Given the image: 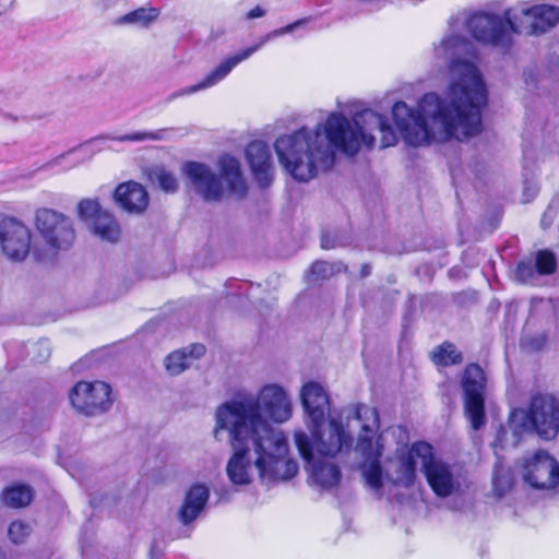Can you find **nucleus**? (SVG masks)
<instances>
[{
	"instance_id": "obj_1",
	"label": "nucleus",
	"mask_w": 559,
	"mask_h": 559,
	"mask_svg": "<svg viewBox=\"0 0 559 559\" xmlns=\"http://www.w3.org/2000/svg\"><path fill=\"white\" fill-rule=\"evenodd\" d=\"M449 68L454 80L445 96L436 93L423 96L424 106L433 107L426 111L437 126L438 135L420 110L402 100L393 105L394 124L408 145L417 147L450 140L464 141L481 132V112L488 103V92L480 71L475 63L461 58L453 59Z\"/></svg>"
},
{
	"instance_id": "obj_2",
	"label": "nucleus",
	"mask_w": 559,
	"mask_h": 559,
	"mask_svg": "<svg viewBox=\"0 0 559 559\" xmlns=\"http://www.w3.org/2000/svg\"><path fill=\"white\" fill-rule=\"evenodd\" d=\"M372 123L380 132L381 147L394 146L397 135L388 118L373 110H365L354 118V127L341 112H331L323 126L309 131L302 127L290 134L276 139L274 148L280 164L297 181L307 182L318 173V163L333 157L330 151L338 150L346 154H356L360 142L368 148L376 144V138L360 123Z\"/></svg>"
},
{
	"instance_id": "obj_3",
	"label": "nucleus",
	"mask_w": 559,
	"mask_h": 559,
	"mask_svg": "<svg viewBox=\"0 0 559 559\" xmlns=\"http://www.w3.org/2000/svg\"><path fill=\"white\" fill-rule=\"evenodd\" d=\"M290 416L292 404L284 389L277 384H267L255 397L233 400L221 405L216 411L215 431L230 424L252 435L257 453L254 465L260 478L269 483L288 480L298 473V465L287 456V438L275 432L266 419L284 423Z\"/></svg>"
},
{
	"instance_id": "obj_4",
	"label": "nucleus",
	"mask_w": 559,
	"mask_h": 559,
	"mask_svg": "<svg viewBox=\"0 0 559 559\" xmlns=\"http://www.w3.org/2000/svg\"><path fill=\"white\" fill-rule=\"evenodd\" d=\"M513 445H520L527 436L551 441L559 435V399L551 393L531 394L524 407L511 411L508 418Z\"/></svg>"
},
{
	"instance_id": "obj_5",
	"label": "nucleus",
	"mask_w": 559,
	"mask_h": 559,
	"mask_svg": "<svg viewBox=\"0 0 559 559\" xmlns=\"http://www.w3.org/2000/svg\"><path fill=\"white\" fill-rule=\"evenodd\" d=\"M34 228L41 240L34 246L33 259L36 262H55L70 251L76 241L73 219L53 209L38 207L34 215Z\"/></svg>"
},
{
	"instance_id": "obj_6",
	"label": "nucleus",
	"mask_w": 559,
	"mask_h": 559,
	"mask_svg": "<svg viewBox=\"0 0 559 559\" xmlns=\"http://www.w3.org/2000/svg\"><path fill=\"white\" fill-rule=\"evenodd\" d=\"M318 459L310 463V476L313 481L324 489L337 487L342 479L340 467L333 460L344 448L349 449L353 439L337 419L329 420V436L314 439Z\"/></svg>"
},
{
	"instance_id": "obj_7",
	"label": "nucleus",
	"mask_w": 559,
	"mask_h": 559,
	"mask_svg": "<svg viewBox=\"0 0 559 559\" xmlns=\"http://www.w3.org/2000/svg\"><path fill=\"white\" fill-rule=\"evenodd\" d=\"M461 386L463 390L464 414L468 418L473 430L477 431L486 424L485 393L487 377L485 370L477 362L465 366Z\"/></svg>"
},
{
	"instance_id": "obj_8",
	"label": "nucleus",
	"mask_w": 559,
	"mask_h": 559,
	"mask_svg": "<svg viewBox=\"0 0 559 559\" xmlns=\"http://www.w3.org/2000/svg\"><path fill=\"white\" fill-rule=\"evenodd\" d=\"M466 28L477 41L500 47L510 46V33H521L512 22L509 10L503 17L489 12H475L468 16Z\"/></svg>"
},
{
	"instance_id": "obj_9",
	"label": "nucleus",
	"mask_w": 559,
	"mask_h": 559,
	"mask_svg": "<svg viewBox=\"0 0 559 559\" xmlns=\"http://www.w3.org/2000/svg\"><path fill=\"white\" fill-rule=\"evenodd\" d=\"M33 235L29 227L21 219L0 213V250L13 262H23L32 254Z\"/></svg>"
},
{
	"instance_id": "obj_10",
	"label": "nucleus",
	"mask_w": 559,
	"mask_h": 559,
	"mask_svg": "<svg viewBox=\"0 0 559 559\" xmlns=\"http://www.w3.org/2000/svg\"><path fill=\"white\" fill-rule=\"evenodd\" d=\"M521 474L523 481L534 489L550 490L559 485V463L544 449L523 457Z\"/></svg>"
},
{
	"instance_id": "obj_11",
	"label": "nucleus",
	"mask_w": 559,
	"mask_h": 559,
	"mask_svg": "<svg viewBox=\"0 0 559 559\" xmlns=\"http://www.w3.org/2000/svg\"><path fill=\"white\" fill-rule=\"evenodd\" d=\"M111 386L103 381H79L69 392V400L79 413L96 416L107 412L111 404Z\"/></svg>"
},
{
	"instance_id": "obj_12",
	"label": "nucleus",
	"mask_w": 559,
	"mask_h": 559,
	"mask_svg": "<svg viewBox=\"0 0 559 559\" xmlns=\"http://www.w3.org/2000/svg\"><path fill=\"white\" fill-rule=\"evenodd\" d=\"M224 430H228L230 445L234 449L226 466L227 475L233 484L247 485L251 481V462L248 454L250 451L249 443H253V436L230 424Z\"/></svg>"
},
{
	"instance_id": "obj_13",
	"label": "nucleus",
	"mask_w": 559,
	"mask_h": 559,
	"mask_svg": "<svg viewBox=\"0 0 559 559\" xmlns=\"http://www.w3.org/2000/svg\"><path fill=\"white\" fill-rule=\"evenodd\" d=\"M78 216L87 223L100 239L116 242L121 235L120 225L114 214L102 207L97 200L83 199L78 203Z\"/></svg>"
},
{
	"instance_id": "obj_14",
	"label": "nucleus",
	"mask_w": 559,
	"mask_h": 559,
	"mask_svg": "<svg viewBox=\"0 0 559 559\" xmlns=\"http://www.w3.org/2000/svg\"><path fill=\"white\" fill-rule=\"evenodd\" d=\"M301 404L312 425V437L324 438L321 429L330 413V396L324 388L314 381L305 383L300 392Z\"/></svg>"
},
{
	"instance_id": "obj_15",
	"label": "nucleus",
	"mask_w": 559,
	"mask_h": 559,
	"mask_svg": "<svg viewBox=\"0 0 559 559\" xmlns=\"http://www.w3.org/2000/svg\"><path fill=\"white\" fill-rule=\"evenodd\" d=\"M424 476L433 493L441 498L449 497L461 488V483L452 466L436 460L433 451L429 461L424 464Z\"/></svg>"
},
{
	"instance_id": "obj_16",
	"label": "nucleus",
	"mask_w": 559,
	"mask_h": 559,
	"mask_svg": "<svg viewBox=\"0 0 559 559\" xmlns=\"http://www.w3.org/2000/svg\"><path fill=\"white\" fill-rule=\"evenodd\" d=\"M183 171L203 200L206 202L222 200L224 189L221 178L209 166L191 160L185 164Z\"/></svg>"
},
{
	"instance_id": "obj_17",
	"label": "nucleus",
	"mask_w": 559,
	"mask_h": 559,
	"mask_svg": "<svg viewBox=\"0 0 559 559\" xmlns=\"http://www.w3.org/2000/svg\"><path fill=\"white\" fill-rule=\"evenodd\" d=\"M433 448L425 441H416L411 447L397 453V481L408 488L412 487L417 476V459L421 463V472L424 473V464L429 461Z\"/></svg>"
},
{
	"instance_id": "obj_18",
	"label": "nucleus",
	"mask_w": 559,
	"mask_h": 559,
	"mask_svg": "<svg viewBox=\"0 0 559 559\" xmlns=\"http://www.w3.org/2000/svg\"><path fill=\"white\" fill-rule=\"evenodd\" d=\"M245 153L254 180L261 188H267L273 181L272 155L269 145L263 141H251Z\"/></svg>"
},
{
	"instance_id": "obj_19",
	"label": "nucleus",
	"mask_w": 559,
	"mask_h": 559,
	"mask_svg": "<svg viewBox=\"0 0 559 559\" xmlns=\"http://www.w3.org/2000/svg\"><path fill=\"white\" fill-rule=\"evenodd\" d=\"M115 202L129 213H143L148 206V193L139 182L129 180L122 182L114 190Z\"/></svg>"
},
{
	"instance_id": "obj_20",
	"label": "nucleus",
	"mask_w": 559,
	"mask_h": 559,
	"mask_svg": "<svg viewBox=\"0 0 559 559\" xmlns=\"http://www.w3.org/2000/svg\"><path fill=\"white\" fill-rule=\"evenodd\" d=\"M209 497L210 491L205 485H191L178 512L180 522L185 525L192 523L205 508Z\"/></svg>"
},
{
	"instance_id": "obj_21",
	"label": "nucleus",
	"mask_w": 559,
	"mask_h": 559,
	"mask_svg": "<svg viewBox=\"0 0 559 559\" xmlns=\"http://www.w3.org/2000/svg\"><path fill=\"white\" fill-rule=\"evenodd\" d=\"M261 44H257L250 47H247L236 55L229 56L225 58L212 72H210L201 82L197 83L189 87V92H197L199 90H203L210 86H213L221 80H223L238 63L249 58L252 53H254Z\"/></svg>"
},
{
	"instance_id": "obj_22",
	"label": "nucleus",
	"mask_w": 559,
	"mask_h": 559,
	"mask_svg": "<svg viewBox=\"0 0 559 559\" xmlns=\"http://www.w3.org/2000/svg\"><path fill=\"white\" fill-rule=\"evenodd\" d=\"M523 15L532 19L528 26L530 35H540L559 23V8L550 4H536L522 10Z\"/></svg>"
},
{
	"instance_id": "obj_23",
	"label": "nucleus",
	"mask_w": 559,
	"mask_h": 559,
	"mask_svg": "<svg viewBox=\"0 0 559 559\" xmlns=\"http://www.w3.org/2000/svg\"><path fill=\"white\" fill-rule=\"evenodd\" d=\"M219 177L226 181L227 190L237 198L247 194V183L239 160L231 155H223L218 160Z\"/></svg>"
},
{
	"instance_id": "obj_24",
	"label": "nucleus",
	"mask_w": 559,
	"mask_h": 559,
	"mask_svg": "<svg viewBox=\"0 0 559 559\" xmlns=\"http://www.w3.org/2000/svg\"><path fill=\"white\" fill-rule=\"evenodd\" d=\"M35 496L34 489L26 484L14 483L1 491V502L11 509H23L28 507Z\"/></svg>"
},
{
	"instance_id": "obj_25",
	"label": "nucleus",
	"mask_w": 559,
	"mask_h": 559,
	"mask_svg": "<svg viewBox=\"0 0 559 559\" xmlns=\"http://www.w3.org/2000/svg\"><path fill=\"white\" fill-rule=\"evenodd\" d=\"M429 359L436 367L442 368L459 366L464 360L462 352L450 341L435 346L429 353Z\"/></svg>"
},
{
	"instance_id": "obj_26",
	"label": "nucleus",
	"mask_w": 559,
	"mask_h": 559,
	"mask_svg": "<svg viewBox=\"0 0 559 559\" xmlns=\"http://www.w3.org/2000/svg\"><path fill=\"white\" fill-rule=\"evenodd\" d=\"M160 10L158 8H138L134 9L114 21L115 25H136L142 28H148L159 16Z\"/></svg>"
},
{
	"instance_id": "obj_27",
	"label": "nucleus",
	"mask_w": 559,
	"mask_h": 559,
	"mask_svg": "<svg viewBox=\"0 0 559 559\" xmlns=\"http://www.w3.org/2000/svg\"><path fill=\"white\" fill-rule=\"evenodd\" d=\"M514 486V477L510 467L497 463L492 472V491L497 498L504 497Z\"/></svg>"
},
{
	"instance_id": "obj_28",
	"label": "nucleus",
	"mask_w": 559,
	"mask_h": 559,
	"mask_svg": "<svg viewBox=\"0 0 559 559\" xmlns=\"http://www.w3.org/2000/svg\"><path fill=\"white\" fill-rule=\"evenodd\" d=\"M535 271L539 275H551L557 271V260L550 250L543 249L536 252Z\"/></svg>"
},
{
	"instance_id": "obj_29",
	"label": "nucleus",
	"mask_w": 559,
	"mask_h": 559,
	"mask_svg": "<svg viewBox=\"0 0 559 559\" xmlns=\"http://www.w3.org/2000/svg\"><path fill=\"white\" fill-rule=\"evenodd\" d=\"M188 367L189 359L185 350H174L165 358V368L171 376L183 372Z\"/></svg>"
},
{
	"instance_id": "obj_30",
	"label": "nucleus",
	"mask_w": 559,
	"mask_h": 559,
	"mask_svg": "<svg viewBox=\"0 0 559 559\" xmlns=\"http://www.w3.org/2000/svg\"><path fill=\"white\" fill-rule=\"evenodd\" d=\"M364 477L369 487L374 490L383 488V469L378 459H373L364 471Z\"/></svg>"
},
{
	"instance_id": "obj_31",
	"label": "nucleus",
	"mask_w": 559,
	"mask_h": 559,
	"mask_svg": "<svg viewBox=\"0 0 559 559\" xmlns=\"http://www.w3.org/2000/svg\"><path fill=\"white\" fill-rule=\"evenodd\" d=\"M31 533L32 527L22 520L11 522L8 527V537L15 545L25 543Z\"/></svg>"
},
{
	"instance_id": "obj_32",
	"label": "nucleus",
	"mask_w": 559,
	"mask_h": 559,
	"mask_svg": "<svg viewBox=\"0 0 559 559\" xmlns=\"http://www.w3.org/2000/svg\"><path fill=\"white\" fill-rule=\"evenodd\" d=\"M295 444L300 456L308 463H312L316 459L313 455V445L309 437L305 432L295 435Z\"/></svg>"
},
{
	"instance_id": "obj_33",
	"label": "nucleus",
	"mask_w": 559,
	"mask_h": 559,
	"mask_svg": "<svg viewBox=\"0 0 559 559\" xmlns=\"http://www.w3.org/2000/svg\"><path fill=\"white\" fill-rule=\"evenodd\" d=\"M157 182L159 188L166 193H174L178 189V181L170 171H159L157 174Z\"/></svg>"
},
{
	"instance_id": "obj_34",
	"label": "nucleus",
	"mask_w": 559,
	"mask_h": 559,
	"mask_svg": "<svg viewBox=\"0 0 559 559\" xmlns=\"http://www.w3.org/2000/svg\"><path fill=\"white\" fill-rule=\"evenodd\" d=\"M535 272V265L533 266L532 262L528 260H521L516 263L515 275L518 280L523 283L533 278Z\"/></svg>"
},
{
	"instance_id": "obj_35",
	"label": "nucleus",
	"mask_w": 559,
	"mask_h": 559,
	"mask_svg": "<svg viewBox=\"0 0 559 559\" xmlns=\"http://www.w3.org/2000/svg\"><path fill=\"white\" fill-rule=\"evenodd\" d=\"M310 270L317 280L329 278L334 273L333 265L325 261L313 262Z\"/></svg>"
},
{
	"instance_id": "obj_36",
	"label": "nucleus",
	"mask_w": 559,
	"mask_h": 559,
	"mask_svg": "<svg viewBox=\"0 0 559 559\" xmlns=\"http://www.w3.org/2000/svg\"><path fill=\"white\" fill-rule=\"evenodd\" d=\"M159 136L154 132H135L132 134H127L121 138L122 141H144V140H157Z\"/></svg>"
},
{
	"instance_id": "obj_37",
	"label": "nucleus",
	"mask_w": 559,
	"mask_h": 559,
	"mask_svg": "<svg viewBox=\"0 0 559 559\" xmlns=\"http://www.w3.org/2000/svg\"><path fill=\"white\" fill-rule=\"evenodd\" d=\"M205 352H206V348L203 344H200V343H194V344H191L189 346V353L187 354L188 355V359L189 358H200L202 356L205 355Z\"/></svg>"
},
{
	"instance_id": "obj_38",
	"label": "nucleus",
	"mask_w": 559,
	"mask_h": 559,
	"mask_svg": "<svg viewBox=\"0 0 559 559\" xmlns=\"http://www.w3.org/2000/svg\"><path fill=\"white\" fill-rule=\"evenodd\" d=\"M307 22L306 19H300V20H297L280 29L276 31V34H280V35H283V34H286V33H289L292 31H294L296 27L305 24Z\"/></svg>"
},
{
	"instance_id": "obj_39",
	"label": "nucleus",
	"mask_w": 559,
	"mask_h": 559,
	"mask_svg": "<svg viewBox=\"0 0 559 559\" xmlns=\"http://www.w3.org/2000/svg\"><path fill=\"white\" fill-rule=\"evenodd\" d=\"M264 14H265V11L261 7L257 5L253 9H251L250 11H248L246 16L248 20H252V19L262 17V16H264Z\"/></svg>"
},
{
	"instance_id": "obj_40",
	"label": "nucleus",
	"mask_w": 559,
	"mask_h": 559,
	"mask_svg": "<svg viewBox=\"0 0 559 559\" xmlns=\"http://www.w3.org/2000/svg\"><path fill=\"white\" fill-rule=\"evenodd\" d=\"M321 248L324 250H329L334 248V239L330 238L329 235L321 236Z\"/></svg>"
},
{
	"instance_id": "obj_41",
	"label": "nucleus",
	"mask_w": 559,
	"mask_h": 559,
	"mask_svg": "<svg viewBox=\"0 0 559 559\" xmlns=\"http://www.w3.org/2000/svg\"><path fill=\"white\" fill-rule=\"evenodd\" d=\"M358 442L364 450H369L372 447V439L370 437L359 438Z\"/></svg>"
},
{
	"instance_id": "obj_42",
	"label": "nucleus",
	"mask_w": 559,
	"mask_h": 559,
	"mask_svg": "<svg viewBox=\"0 0 559 559\" xmlns=\"http://www.w3.org/2000/svg\"><path fill=\"white\" fill-rule=\"evenodd\" d=\"M360 277L365 278L371 274V265L369 263H364L360 266Z\"/></svg>"
},
{
	"instance_id": "obj_43",
	"label": "nucleus",
	"mask_w": 559,
	"mask_h": 559,
	"mask_svg": "<svg viewBox=\"0 0 559 559\" xmlns=\"http://www.w3.org/2000/svg\"><path fill=\"white\" fill-rule=\"evenodd\" d=\"M337 270H338V271L344 270V272H347L348 267H347V265H346V264L340 263V264H338V269H337Z\"/></svg>"
}]
</instances>
